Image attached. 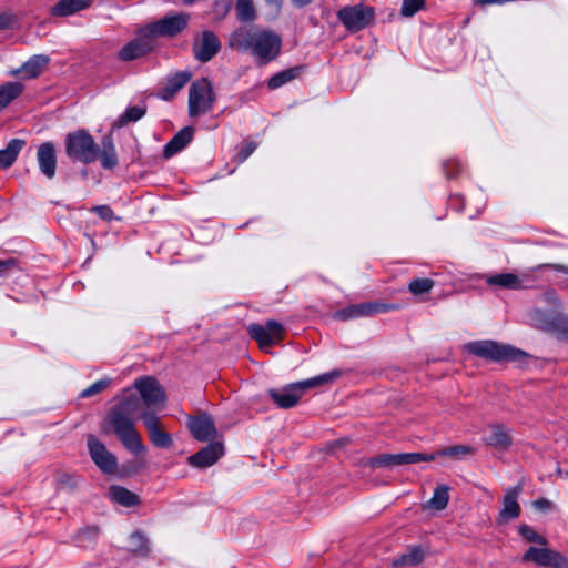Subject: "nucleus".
<instances>
[{
  "label": "nucleus",
  "mask_w": 568,
  "mask_h": 568,
  "mask_svg": "<svg viewBox=\"0 0 568 568\" xmlns=\"http://www.w3.org/2000/svg\"><path fill=\"white\" fill-rule=\"evenodd\" d=\"M190 16L187 13H176L165 16L164 18L151 22L144 28L155 42L156 38H173L181 33L189 23Z\"/></svg>",
  "instance_id": "obj_8"
},
{
  "label": "nucleus",
  "mask_w": 568,
  "mask_h": 568,
  "mask_svg": "<svg viewBox=\"0 0 568 568\" xmlns=\"http://www.w3.org/2000/svg\"><path fill=\"white\" fill-rule=\"evenodd\" d=\"M449 500L448 487L438 486L435 488L432 498L424 505V508L443 510L447 507Z\"/></svg>",
  "instance_id": "obj_34"
},
{
  "label": "nucleus",
  "mask_w": 568,
  "mask_h": 568,
  "mask_svg": "<svg viewBox=\"0 0 568 568\" xmlns=\"http://www.w3.org/2000/svg\"><path fill=\"white\" fill-rule=\"evenodd\" d=\"M100 217L105 221H111L114 216L113 211L108 205H99L93 209Z\"/></svg>",
  "instance_id": "obj_45"
},
{
  "label": "nucleus",
  "mask_w": 568,
  "mask_h": 568,
  "mask_svg": "<svg viewBox=\"0 0 568 568\" xmlns=\"http://www.w3.org/2000/svg\"><path fill=\"white\" fill-rule=\"evenodd\" d=\"M465 348L481 358L495 362L520 361L526 356L525 352L510 345L499 344L495 341H475L466 344Z\"/></svg>",
  "instance_id": "obj_5"
},
{
  "label": "nucleus",
  "mask_w": 568,
  "mask_h": 568,
  "mask_svg": "<svg viewBox=\"0 0 568 568\" xmlns=\"http://www.w3.org/2000/svg\"><path fill=\"white\" fill-rule=\"evenodd\" d=\"M91 459L95 466L106 475H112L118 469V458L108 450L105 445L95 436L89 435L87 439Z\"/></svg>",
  "instance_id": "obj_11"
},
{
  "label": "nucleus",
  "mask_w": 568,
  "mask_h": 568,
  "mask_svg": "<svg viewBox=\"0 0 568 568\" xmlns=\"http://www.w3.org/2000/svg\"><path fill=\"white\" fill-rule=\"evenodd\" d=\"M561 328L564 331V333L566 334L567 338H568V317L564 318L561 321Z\"/></svg>",
  "instance_id": "obj_49"
},
{
  "label": "nucleus",
  "mask_w": 568,
  "mask_h": 568,
  "mask_svg": "<svg viewBox=\"0 0 568 568\" xmlns=\"http://www.w3.org/2000/svg\"><path fill=\"white\" fill-rule=\"evenodd\" d=\"M229 47L240 52L250 53L257 64L264 65L280 55L282 38L268 29L244 26L230 34Z\"/></svg>",
  "instance_id": "obj_1"
},
{
  "label": "nucleus",
  "mask_w": 568,
  "mask_h": 568,
  "mask_svg": "<svg viewBox=\"0 0 568 568\" xmlns=\"http://www.w3.org/2000/svg\"><path fill=\"white\" fill-rule=\"evenodd\" d=\"M235 11L240 21H253L256 19V12L252 0H236Z\"/></svg>",
  "instance_id": "obj_37"
},
{
  "label": "nucleus",
  "mask_w": 568,
  "mask_h": 568,
  "mask_svg": "<svg viewBox=\"0 0 568 568\" xmlns=\"http://www.w3.org/2000/svg\"><path fill=\"white\" fill-rule=\"evenodd\" d=\"M92 0H60L51 9L53 17H69L89 8Z\"/></svg>",
  "instance_id": "obj_27"
},
{
  "label": "nucleus",
  "mask_w": 568,
  "mask_h": 568,
  "mask_svg": "<svg viewBox=\"0 0 568 568\" xmlns=\"http://www.w3.org/2000/svg\"><path fill=\"white\" fill-rule=\"evenodd\" d=\"M140 407L141 399L130 393L124 395L110 410L106 418L123 446L136 456L145 453V446L142 443L140 434L134 428V420L132 418Z\"/></svg>",
  "instance_id": "obj_2"
},
{
  "label": "nucleus",
  "mask_w": 568,
  "mask_h": 568,
  "mask_svg": "<svg viewBox=\"0 0 568 568\" xmlns=\"http://www.w3.org/2000/svg\"><path fill=\"white\" fill-rule=\"evenodd\" d=\"M65 153L73 160L89 164L98 159L99 145L85 130H77L65 138Z\"/></svg>",
  "instance_id": "obj_4"
},
{
  "label": "nucleus",
  "mask_w": 568,
  "mask_h": 568,
  "mask_svg": "<svg viewBox=\"0 0 568 568\" xmlns=\"http://www.w3.org/2000/svg\"><path fill=\"white\" fill-rule=\"evenodd\" d=\"M434 286V281L430 278H414L408 285V290L414 295H422L428 293Z\"/></svg>",
  "instance_id": "obj_39"
},
{
  "label": "nucleus",
  "mask_w": 568,
  "mask_h": 568,
  "mask_svg": "<svg viewBox=\"0 0 568 568\" xmlns=\"http://www.w3.org/2000/svg\"><path fill=\"white\" fill-rule=\"evenodd\" d=\"M109 384H110L109 378L99 379V381L94 382L92 385H90L89 387H87L85 389H83L81 392V397L87 398V397L97 395V394L101 393L102 390H104L109 386Z\"/></svg>",
  "instance_id": "obj_43"
},
{
  "label": "nucleus",
  "mask_w": 568,
  "mask_h": 568,
  "mask_svg": "<svg viewBox=\"0 0 568 568\" xmlns=\"http://www.w3.org/2000/svg\"><path fill=\"white\" fill-rule=\"evenodd\" d=\"M190 71H179L168 77L159 95L164 101H170L191 80Z\"/></svg>",
  "instance_id": "obj_24"
},
{
  "label": "nucleus",
  "mask_w": 568,
  "mask_h": 568,
  "mask_svg": "<svg viewBox=\"0 0 568 568\" xmlns=\"http://www.w3.org/2000/svg\"><path fill=\"white\" fill-rule=\"evenodd\" d=\"M295 7L303 8L310 4L313 0H291Z\"/></svg>",
  "instance_id": "obj_47"
},
{
  "label": "nucleus",
  "mask_w": 568,
  "mask_h": 568,
  "mask_svg": "<svg viewBox=\"0 0 568 568\" xmlns=\"http://www.w3.org/2000/svg\"><path fill=\"white\" fill-rule=\"evenodd\" d=\"M527 280L528 275L526 274L517 275L514 273H500L487 276L486 283L490 286H499L508 290H521L528 286L526 284Z\"/></svg>",
  "instance_id": "obj_22"
},
{
  "label": "nucleus",
  "mask_w": 568,
  "mask_h": 568,
  "mask_svg": "<svg viewBox=\"0 0 568 568\" xmlns=\"http://www.w3.org/2000/svg\"><path fill=\"white\" fill-rule=\"evenodd\" d=\"M192 50L197 61L209 62L221 50V41L214 32L205 30L195 38Z\"/></svg>",
  "instance_id": "obj_14"
},
{
  "label": "nucleus",
  "mask_w": 568,
  "mask_h": 568,
  "mask_svg": "<svg viewBox=\"0 0 568 568\" xmlns=\"http://www.w3.org/2000/svg\"><path fill=\"white\" fill-rule=\"evenodd\" d=\"M523 562L549 568H568V558L559 551L544 547H529L521 557Z\"/></svg>",
  "instance_id": "obj_9"
},
{
  "label": "nucleus",
  "mask_w": 568,
  "mask_h": 568,
  "mask_svg": "<svg viewBox=\"0 0 568 568\" xmlns=\"http://www.w3.org/2000/svg\"><path fill=\"white\" fill-rule=\"evenodd\" d=\"M23 92V85L20 82H6L0 85V111L7 108L14 99Z\"/></svg>",
  "instance_id": "obj_31"
},
{
  "label": "nucleus",
  "mask_w": 568,
  "mask_h": 568,
  "mask_svg": "<svg viewBox=\"0 0 568 568\" xmlns=\"http://www.w3.org/2000/svg\"><path fill=\"white\" fill-rule=\"evenodd\" d=\"M425 558V552L420 547H412L407 552L400 555L393 561L395 567H409L419 565Z\"/></svg>",
  "instance_id": "obj_32"
},
{
  "label": "nucleus",
  "mask_w": 568,
  "mask_h": 568,
  "mask_svg": "<svg viewBox=\"0 0 568 568\" xmlns=\"http://www.w3.org/2000/svg\"><path fill=\"white\" fill-rule=\"evenodd\" d=\"M194 1H195V0H183V2H184L185 4H191V3H193Z\"/></svg>",
  "instance_id": "obj_51"
},
{
  "label": "nucleus",
  "mask_w": 568,
  "mask_h": 568,
  "mask_svg": "<svg viewBox=\"0 0 568 568\" xmlns=\"http://www.w3.org/2000/svg\"><path fill=\"white\" fill-rule=\"evenodd\" d=\"M215 93L207 78L194 81L189 89V115L196 118L213 109Z\"/></svg>",
  "instance_id": "obj_6"
},
{
  "label": "nucleus",
  "mask_w": 568,
  "mask_h": 568,
  "mask_svg": "<svg viewBox=\"0 0 568 568\" xmlns=\"http://www.w3.org/2000/svg\"><path fill=\"white\" fill-rule=\"evenodd\" d=\"M436 455L424 453H400V454H385L368 460V466L376 467H392L396 465L417 464L420 462H433Z\"/></svg>",
  "instance_id": "obj_13"
},
{
  "label": "nucleus",
  "mask_w": 568,
  "mask_h": 568,
  "mask_svg": "<svg viewBox=\"0 0 568 568\" xmlns=\"http://www.w3.org/2000/svg\"><path fill=\"white\" fill-rule=\"evenodd\" d=\"M254 150L255 145L253 143L245 144L240 152L241 160H246L254 152Z\"/></svg>",
  "instance_id": "obj_46"
},
{
  "label": "nucleus",
  "mask_w": 568,
  "mask_h": 568,
  "mask_svg": "<svg viewBox=\"0 0 568 568\" xmlns=\"http://www.w3.org/2000/svg\"><path fill=\"white\" fill-rule=\"evenodd\" d=\"M473 453H474V448L470 446L456 445V446H449V447L439 449L436 453H433L432 455H436V458L438 456H445V457H450L454 459H462L463 457H465L467 455H471Z\"/></svg>",
  "instance_id": "obj_36"
},
{
  "label": "nucleus",
  "mask_w": 568,
  "mask_h": 568,
  "mask_svg": "<svg viewBox=\"0 0 568 568\" xmlns=\"http://www.w3.org/2000/svg\"><path fill=\"white\" fill-rule=\"evenodd\" d=\"M99 536V528L95 526L84 527L80 529L74 536V541L79 547H90L93 545Z\"/></svg>",
  "instance_id": "obj_35"
},
{
  "label": "nucleus",
  "mask_w": 568,
  "mask_h": 568,
  "mask_svg": "<svg viewBox=\"0 0 568 568\" xmlns=\"http://www.w3.org/2000/svg\"><path fill=\"white\" fill-rule=\"evenodd\" d=\"M265 2L272 7H274L275 10H280L283 0H265Z\"/></svg>",
  "instance_id": "obj_48"
},
{
  "label": "nucleus",
  "mask_w": 568,
  "mask_h": 568,
  "mask_svg": "<svg viewBox=\"0 0 568 568\" xmlns=\"http://www.w3.org/2000/svg\"><path fill=\"white\" fill-rule=\"evenodd\" d=\"M49 57L44 54H36L26 61L21 68L10 72L11 75L23 74L26 79L37 78L49 62Z\"/></svg>",
  "instance_id": "obj_25"
},
{
  "label": "nucleus",
  "mask_w": 568,
  "mask_h": 568,
  "mask_svg": "<svg viewBox=\"0 0 568 568\" xmlns=\"http://www.w3.org/2000/svg\"><path fill=\"white\" fill-rule=\"evenodd\" d=\"M338 20L344 27L352 32H356L367 28L375 18L373 7L365 4L346 6L338 10Z\"/></svg>",
  "instance_id": "obj_7"
},
{
  "label": "nucleus",
  "mask_w": 568,
  "mask_h": 568,
  "mask_svg": "<svg viewBox=\"0 0 568 568\" xmlns=\"http://www.w3.org/2000/svg\"><path fill=\"white\" fill-rule=\"evenodd\" d=\"M301 67L290 68L287 70L277 72L273 77L270 78L267 82V87L271 90H275L286 84L287 82L296 79L301 74Z\"/></svg>",
  "instance_id": "obj_33"
},
{
  "label": "nucleus",
  "mask_w": 568,
  "mask_h": 568,
  "mask_svg": "<svg viewBox=\"0 0 568 568\" xmlns=\"http://www.w3.org/2000/svg\"><path fill=\"white\" fill-rule=\"evenodd\" d=\"M141 418L154 446L170 448L173 445L171 435L160 428V418L154 413L145 410Z\"/></svg>",
  "instance_id": "obj_18"
},
{
  "label": "nucleus",
  "mask_w": 568,
  "mask_h": 568,
  "mask_svg": "<svg viewBox=\"0 0 568 568\" xmlns=\"http://www.w3.org/2000/svg\"><path fill=\"white\" fill-rule=\"evenodd\" d=\"M154 41L144 27L140 28L136 37L125 43L118 52V59L124 62L140 59L150 53L154 48Z\"/></svg>",
  "instance_id": "obj_10"
},
{
  "label": "nucleus",
  "mask_w": 568,
  "mask_h": 568,
  "mask_svg": "<svg viewBox=\"0 0 568 568\" xmlns=\"http://www.w3.org/2000/svg\"><path fill=\"white\" fill-rule=\"evenodd\" d=\"M108 495L113 503L123 507H133L140 504L139 496L122 486H111Z\"/></svg>",
  "instance_id": "obj_29"
},
{
  "label": "nucleus",
  "mask_w": 568,
  "mask_h": 568,
  "mask_svg": "<svg viewBox=\"0 0 568 568\" xmlns=\"http://www.w3.org/2000/svg\"><path fill=\"white\" fill-rule=\"evenodd\" d=\"M37 163L39 171L49 180L55 176L57 172V148L53 142L47 141L37 148Z\"/></svg>",
  "instance_id": "obj_17"
},
{
  "label": "nucleus",
  "mask_w": 568,
  "mask_h": 568,
  "mask_svg": "<svg viewBox=\"0 0 568 568\" xmlns=\"http://www.w3.org/2000/svg\"><path fill=\"white\" fill-rule=\"evenodd\" d=\"M521 491V486H515L509 488L503 499V508L499 511L498 521L507 523L511 519H515L520 514V506L517 501V497Z\"/></svg>",
  "instance_id": "obj_21"
},
{
  "label": "nucleus",
  "mask_w": 568,
  "mask_h": 568,
  "mask_svg": "<svg viewBox=\"0 0 568 568\" xmlns=\"http://www.w3.org/2000/svg\"><path fill=\"white\" fill-rule=\"evenodd\" d=\"M8 27V22L3 17H0V29H6Z\"/></svg>",
  "instance_id": "obj_50"
},
{
  "label": "nucleus",
  "mask_w": 568,
  "mask_h": 568,
  "mask_svg": "<svg viewBox=\"0 0 568 568\" xmlns=\"http://www.w3.org/2000/svg\"><path fill=\"white\" fill-rule=\"evenodd\" d=\"M567 476H568V473H567Z\"/></svg>",
  "instance_id": "obj_52"
},
{
  "label": "nucleus",
  "mask_w": 568,
  "mask_h": 568,
  "mask_svg": "<svg viewBox=\"0 0 568 568\" xmlns=\"http://www.w3.org/2000/svg\"><path fill=\"white\" fill-rule=\"evenodd\" d=\"M26 146L23 139H11L4 149L0 150V169L10 168Z\"/></svg>",
  "instance_id": "obj_28"
},
{
  "label": "nucleus",
  "mask_w": 568,
  "mask_h": 568,
  "mask_svg": "<svg viewBox=\"0 0 568 568\" xmlns=\"http://www.w3.org/2000/svg\"><path fill=\"white\" fill-rule=\"evenodd\" d=\"M519 534L527 541L539 544L541 546H546L548 544L544 536L539 535L532 527L528 525H521L519 527Z\"/></svg>",
  "instance_id": "obj_41"
},
{
  "label": "nucleus",
  "mask_w": 568,
  "mask_h": 568,
  "mask_svg": "<svg viewBox=\"0 0 568 568\" xmlns=\"http://www.w3.org/2000/svg\"><path fill=\"white\" fill-rule=\"evenodd\" d=\"M187 427L192 436L200 442H209L216 437V428L213 418L207 414L190 417Z\"/></svg>",
  "instance_id": "obj_19"
},
{
  "label": "nucleus",
  "mask_w": 568,
  "mask_h": 568,
  "mask_svg": "<svg viewBox=\"0 0 568 568\" xmlns=\"http://www.w3.org/2000/svg\"><path fill=\"white\" fill-rule=\"evenodd\" d=\"M251 336L256 339L262 348L280 342L283 337V326L276 321H268L264 326L253 324L248 328Z\"/></svg>",
  "instance_id": "obj_15"
},
{
  "label": "nucleus",
  "mask_w": 568,
  "mask_h": 568,
  "mask_svg": "<svg viewBox=\"0 0 568 568\" xmlns=\"http://www.w3.org/2000/svg\"><path fill=\"white\" fill-rule=\"evenodd\" d=\"M146 113V108L142 105L129 106L124 113L118 119V126L126 125L130 122H136Z\"/></svg>",
  "instance_id": "obj_38"
},
{
  "label": "nucleus",
  "mask_w": 568,
  "mask_h": 568,
  "mask_svg": "<svg viewBox=\"0 0 568 568\" xmlns=\"http://www.w3.org/2000/svg\"><path fill=\"white\" fill-rule=\"evenodd\" d=\"M18 270V262L14 258L1 260L0 261V277L10 274Z\"/></svg>",
  "instance_id": "obj_44"
},
{
  "label": "nucleus",
  "mask_w": 568,
  "mask_h": 568,
  "mask_svg": "<svg viewBox=\"0 0 568 568\" xmlns=\"http://www.w3.org/2000/svg\"><path fill=\"white\" fill-rule=\"evenodd\" d=\"M339 372H331L303 382L287 385L282 389H270L268 395L275 404L283 409L294 407L301 399L304 390L333 382Z\"/></svg>",
  "instance_id": "obj_3"
},
{
  "label": "nucleus",
  "mask_w": 568,
  "mask_h": 568,
  "mask_svg": "<svg viewBox=\"0 0 568 568\" xmlns=\"http://www.w3.org/2000/svg\"><path fill=\"white\" fill-rule=\"evenodd\" d=\"M396 307L388 304L383 303H362L347 306L337 311L334 314V318L347 321L352 318L368 316L376 313L387 312L389 310H395Z\"/></svg>",
  "instance_id": "obj_16"
},
{
  "label": "nucleus",
  "mask_w": 568,
  "mask_h": 568,
  "mask_svg": "<svg viewBox=\"0 0 568 568\" xmlns=\"http://www.w3.org/2000/svg\"><path fill=\"white\" fill-rule=\"evenodd\" d=\"M129 548L132 552L144 554L148 550V540L143 534L135 531L130 536Z\"/></svg>",
  "instance_id": "obj_40"
},
{
  "label": "nucleus",
  "mask_w": 568,
  "mask_h": 568,
  "mask_svg": "<svg viewBox=\"0 0 568 568\" xmlns=\"http://www.w3.org/2000/svg\"><path fill=\"white\" fill-rule=\"evenodd\" d=\"M134 387L141 395V399L148 407L162 408L166 402V395L159 382L151 376H145L134 382Z\"/></svg>",
  "instance_id": "obj_12"
},
{
  "label": "nucleus",
  "mask_w": 568,
  "mask_h": 568,
  "mask_svg": "<svg viewBox=\"0 0 568 568\" xmlns=\"http://www.w3.org/2000/svg\"><path fill=\"white\" fill-rule=\"evenodd\" d=\"M424 0H403L400 13L404 17H413L424 7Z\"/></svg>",
  "instance_id": "obj_42"
},
{
  "label": "nucleus",
  "mask_w": 568,
  "mask_h": 568,
  "mask_svg": "<svg viewBox=\"0 0 568 568\" xmlns=\"http://www.w3.org/2000/svg\"><path fill=\"white\" fill-rule=\"evenodd\" d=\"M484 442L498 450H507L513 444L510 430L499 424L491 425L488 434L484 437Z\"/></svg>",
  "instance_id": "obj_23"
},
{
  "label": "nucleus",
  "mask_w": 568,
  "mask_h": 568,
  "mask_svg": "<svg viewBox=\"0 0 568 568\" xmlns=\"http://www.w3.org/2000/svg\"><path fill=\"white\" fill-rule=\"evenodd\" d=\"M223 455V446L220 443H211L187 458L189 465L196 468H206L217 462Z\"/></svg>",
  "instance_id": "obj_20"
},
{
  "label": "nucleus",
  "mask_w": 568,
  "mask_h": 568,
  "mask_svg": "<svg viewBox=\"0 0 568 568\" xmlns=\"http://www.w3.org/2000/svg\"><path fill=\"white\" fill-rule=\"evenodd\" d=\"M103 169L111 170L118 164V154L111 135L102 139V150L99 149V156Z\"/></svg>",
  "instance_id": "obj_30"
},
{
  "label": "nucleus",
  "mask_w": 568,
  "mask_h": 568,
  "mask_svg": "<svg viewBox=\"0 0 568 568\" xmlns=\"http://www.w3.org/2000/svg\"><path fill=\"white\" fill-rule=\"evenodd\" d=\"M193 129L185 126L180 130L164 146L163 155L169 159L183 150L193 138Z\"/></svg>",
  "instance_id": "obj_26"
}]
</instances>
